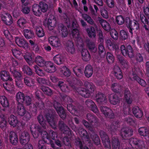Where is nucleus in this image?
I'll use <instances>...</instances> for the list:
<instances>
[{
  "mask_svg": "<svg viewBox=\"0 0 149 149\" xmlns=\"http://www.w3.org/2000/svg\"><path fill=\"white\" fill-rule=\"evenodd\" d=\"M31 133L34 138H37L38 136V132L41 133L43 140L39 141L38 148L39 149H45L44 143L47 142V140H48L50 137V135L45 131H42L40 127L35 124H32L30 127Z\"/></svg>",
  "mask_w": 149,
  "mask_h": 149,
  "instance_id": "f257e3e1",
  "label": "nucleus"
},
{
  "mask_svg": "<svg viewBox=\"0 0 149 149\" xmlns=\"http://www.w3.org/2000/svg\"><path fill=\"white\" fill-rule=\"evenodd\" d=\"M72 22V26L73 29L70 35L73 37L76 42L78 45L82 46L83 41L82 38L80 37L79 31L77 29L78 25L76 20L74 19Z\"/></svg>",
  "mask_w": 149,
  "mask_h": 149,
  "instance_id": "f03ea898",
  "label": "nucleus"
},
{
  "mask_svg": "<svg viewBox=\"0 0 149 149\" xmlns=\"http://www.w3.org/2000/svg\"><path fill=\"white\" fill-rule=\"evenodd\" d=\"M48 8V5L46 3L41 2L38 6L37 4H34L33 6V11L35 15L39 16L41 12H45Z\"/></svg>",
  "mask_w": 149,
  "mask_h": 149,
  "instance_id": "7ed1b4c3",
  "label": "nucleus"
},
{
  "mask_svg": "<svg viewBox=\"0 0 149 149\" xmlns=\"http://www.w3.org/2000/svg\"><path fill=\"white\" fill-rule=\"evenodd\" d=\"M86 88H80L78 89L77 92L82 97L86 98L89 97L91 94L93 92L94 89V86L88 83Z\"/></svg>",
  "mask_w": 149,
  "mask_h": 149,
  "instance_id": "20e7f679",
  "label": "nucleus"
},
{
  "mask_svg": "<svg viewBox=\"0 0 149 149\" xmlns=\"http://www.w3.org/2000/svg\"><path fill=\"white\" fill-rule=\"evenodd\" d=\"M48 40L50 45L55 48H59L62 47L61 40L57 36H51L49 38Z\"/></svg>",
  "mask_w": 149,
  "mask_h": 149,
  "instance_id": "39448f33",
  "label": "nucleus"
},
{
  "mask_svg": "<svg viewBox=\"0 0 149 149\" xmlns=\"http://www.w3.org/2000/svg\"><path fill=\"white\" fill-rule=\"evenodd\" d=\"M17 113L20 116L24 115V117L26 120L29 119L31 117L30 114L28 112H26L24 107L22 104H18L16 111Z\"/></svg>",
  "mask_w": 149,
  "mask_h": 149,
  "instance_id": "423d86ee",
  "label": "nucleus"
},
{
  "mask_svg": "<svg viewBox=\"0 0 149 149\" xmlns=\"http://www.w3.org/2000/svg\"><path fill=\"white\" fill-rule=\"evenodd\" d=\"M129 142L131 145L135 146L137 149H147L145 147L144 142L141 140H139L136 139L131 138Z\"/></svg>",
  "mask_w": 149,
  "mask_h": 149,
  "instance_id": "0eeeda50",
  "label": "nucleus"
},
{
  "mask_svg": "<svg viewBox=\"0 0 149 149\" xmlns=\"http://www.w3.org/2000/svg\"><path fill=\"white\" fill-rule=\"evenodd\" d=\"M140 24L139 22L135 19L131 20L130 21L129 24H127V27L129 29V32L132 35L133 34L132 30L136 32V31L139 29Z\"/></svg>",
  "mask_w": 149,
  "mask_h": 149,
  "instance_id": "6e6552de",
  "label": "nucleus"
},
{
  "mask_svg": "<svg viewBox=\"0 0 149 149\" xmlns=\"http://www.w3.org/2000/svg\"><path fill=\"white\" fill-rule=\"evenodd\" d=\"M120 50L122 54L124 56L127 54L130 58L133 56V51L131 47L128 45L126 47L124 45H122L120 47Z\"/></svg>",
  "mask_w": 149,
  "mask_h": 149,
  "instance_id": "1a4fd4ad",
  "label": "nucleus"
},
{
  "mask_svg": "<svg viewBox=\"0 0 149 149\" xmlns=\"http://www.w3.org/2000/svg\"><path fill=\"white\" fill-rule=\"evenodd\" d=\"M2 21L7 25H10L13 22V18L11 15L7 13H3L1 14Z\"/></svg>",
  "mask_w": 149,
  "mask_h": 149,
  "instance_id": "9d476101",
  "label": "nucleus"
},
{
  "mask_svg": "<svg viewBox=\"0 0 149 149\" xmlns=\"http://www.w3.org/2000/svg\"><path fill=\"white\" fill-rule=\"evenodd\" d=\"M19 137L20 143L22 145H25L27 144L30 140L29 134L26 131L21 132L19 134Z\"/></svg>",
  "mask_w": 149,
  "mask_h": 149,
  "instance_id": "9b49d317",
  "label": "nucleus"
},
{
  "mask_svg": "<svg viewBox=\"0 0 149 149\" xmlns=\"http://www.w3.org/2000/svg\"><path fill=\"white\" fill-rule=\"evenodd\" d=\"M54 106L61 118L63 119L65 118L66 115L63 107H61V104L55 101L54 102Z\"/></svg>",
  "mask_w": 149,
  "mask_h": 149,
  "instance_id": "f8f14e48",
  "label": "nucleus"
},
{
  "mask_svg": "<svg viewBox=\"0 0 149 149\" xmlns=\"http://www.w3.org/2000/svg\"><path fill=\"white\" fill-rule=\"evenodd\" d=\"M43 67L44 70L48 73H53L56 70L54 64L50 61H47Z\"/></svg>",
  "mask_w": 149,
  "mask_h": 149,
  "instance_id": "ddd939ff",
  "label": "nucleus"
},
{
  "mask_svg": "<svg viewBox=\"0 0 149 149\" xmlns=\"http://www.w3.org/2000/svg\"><path fill=\"white\" fill-rule=\"evenodd\" d=\"M100 135L105 147L107 148H110L111 144L108 136L105 133L102 132L100 133Z\"/></svg>",
  "mask_w": 149,
  "mask_h": 149,
  "instance_id": "4468645a",
  "label": "nucleus"
},
{
  "mask_svg": "<svg viewBox=\"0 0 149 149\" xmlns=\"http://www.w3.org/2000/svg\"><path fill=\"white\" fill-rule=\"evenodd\" d=\"M44 24L47 26L49 30L51 31L53 30L55 27L56 21L54 18L52 19H49L48 20H45Z\"/></svg>",
  "mask_w": 149,
  "mask_h": 149,
  "instance_id": "2eb2a0df",
  "label": "nucleus"
},
{
  "mask_svg": "<svg viewBox=\"0 0 149 149\" xmlns=\"http://www.w3.org/2000/svg\"><path fill=\"white\" fill-rule=\"evenodd\" d=\"M15 41L17 45L19 46L23 47L25 49L28 47V43L23 38L16 37Z\"/></svg>",
  "mask_w": 149,
  "mask_h": 149,
  "instance_id": "dca6fc26",
  "label": "nucleus"
},
{
  "mask_svg": "<svg viewBox=\"0 0 149 149\" xmlns=\"http://www.w3.org/2000/svg\"><path fill=\"white\" fill-rule=\"evenodd\" d=\"M65 49L70 54H74L75 53L76 49L73 42L72 41H68L67 43Z\"/></svg>",
  "mask_w": 149,
  "mask_h": 149,
  "instance_id": "f3484780",
  "label": "nucleus"
},
{
  "mask_svg": "<svg viewBox=\"0 0 149 149\" xmlns=\"http://www.w3.org/2000/svg\"><path fill=\"white\" fill-rule=\"evenodd\" d=\"M101 111L103 114L107 117L109 118H112L113 116V114L112 110L106 107L102 106L100 108Z\"/></svg>",
  "mask_w": 149,
  "mask_h": 149,
  "instance_id": "a211bd4d",
  "label": "nucleus"
},
{
  "mask_svg": "<svg viewBox=\"0 0 149 149\" xmlns=\"http://www.w3.org/2000/svg\"><path fill=\"white\" fill-rule=\"evenodd\" d=\"M132 134L133 131L131 129L126 128H123L121 130V135L124 139L131 136Z\"/></svg>",
  "mask_w": 149,
  "mask_h": 149,
  "instance_id": "6ab92c4d",
  "label": "nucleus"
},
{
  "mask_svg": "<svg viewBox=\"0 0 149 149\" xmlns=\"http://www.w3.org/2000/svg\"><path fill=\"white\" fill-rule=\"evenodd\" d=\"M10 143L14 145H16L18 142V138L17 134L15 132H11L9 135Z\"/></svg>",
  "mask_w": 149,
  "mask_h": 149,
  "instance_id": "aec40b11",
  "label": "nucleus"
},
{
  "mask_svg": "<svg viewBox=\"0 0 149 149\" xmlns=\"http://www.w3.org/2000/svg\"><path fill=\"white\" fill-rule=\"evenodd\" d=\"M0 77L1 79L4 81L8 80L11 81L13 80L9 73L5 70L1 71L0 72Z\"/></svg>",
  "mask_w": 149,
  "mask_h": 149,
  "instance_id": "412c9836",
  "label": "nucleus"
},
{
  "mask_svg": "<svg viewBox=\"0 0 149 149\" xmlns=\"http://www.w3.org/2000/svg\"><path fill=\"white\" fill-rule=\"evenodd\" d=\"M8 121L9 124L13 127L18 126L19 122L17 118L13 115H11L8 118Z\"/></svg>",
  "mask_w": 149,
  "mask_h": 149,
  "instance_id": "4be33fe9",
  "label": "nucleus"
},
{
  "mask_svg": "<svg viewBox=\"0 0 149 149\" xmlns=\"http://www.w3.org/2000/svg\"><path fill=\"white\" fill-rule=\"evenodd\" d=\"M109 99L110 103L113 105L118 104L120 101L117 96L116 94L113 93L109 95Z\"/></svg>",
  "mask_w": 149,
  "mask_h": 149,
  "instance_id": "5701e85b",
  "label": "nucleus"
},
{
  "mask_svg": "<svg viewBox=\"0 0 149 149\" xmlns=\"http://www.w3.org/2000/svg\"><path fill=\"white\" fill-rule=\"evenodd\" d=\"M53 60L55 63L60 65L64 63L65 60L62 55L59 54L56 55L54 57Z\"/></svg>",
  "mask_w": 149,
  "mask_h": 149,
  "instance_id": "b1692460",
  "label": "nucleus"
},
{
  "mask_svg": "<svg viewBox=\"0 0 149 149\" xmlns=\"http://www.w3.org/2000/svg\"><path fill=\"white\" fill-rule=\"evenodd\" d=\"M96 101L99 103L104 104L107 102V99L105 96L102 94L100 93L96 96Z\"/></svg>",
  "mask_w": 149,
  "mask_h": 149,
  "instance_id": "393cba45",
  "label": "nucleus"
},
{
  "mask_svg": "<svg viewBox=\"0 0 149 149\" xmlns=\"http://www.w3.org/2000/svg\"><path fill=\"white\" fill-rule=\"evenodd\" d=\"M132 111L135 116L138 118L142 117L143 115L141 110L138 107H135L132 109Z\"/></svg>",
  "mask_w": 149,
  "mask_h": 149,
  "instance_id": "a878e982",
  "label": "nucleus"
},
{
  "mask_svg": "<svg viewBox=\"0 0 149 149\" xmlns=\"http://www.w3.org/2000/svg\"><path fill=\"white\" fill-rule=\"evenodd\" d=\"M99 21L102 28L105 30L108 31L110 30L111 26L108 22L101 18H100Z\"/></svg>",
  "mask_w": 149,
  "mask_h": 149,
  "instance_id": "bb28decb",
  "label": "nucleus"
},
{
  "mask_svg": "<svg viewBox=\"0 0 149 149\" xmlns=\"http://www.w3.org/2000/svg\"><path fill=\"white\" fill-rule=\"evenodd\" d=\"M24 35L26 39L32 38L34 37V32L30 29H25L23 31Z\"/></svg>",
  "mask_w": 149,
  "mask_h": 149,
  "instance_id": "cd10ccee",
  "label": "nucleus"
},
{
  "mask_svg": "<svg viewBox=\"0 0 149 149\" xmlns=\"http://www.w3.org/2000/svg\"><path fill=\"white\" fill-rule=\"evenodd\" d=\"M72 129L74 130L76 132H78L79 134L81 136L84 137L86 139L88 138V135L86 131L83 129H81L79 130H78L77 128L74 126L72 127Z\"/></svg>",
  "mask_w": 149,
  "mask_h": 149,
  "instance_id": "c85d7f7f",
  "label": "nucleus"
},
{
  "mask_svg": "<svg viewBox=\"0 0 149 149\" xmlns=\"http://www.w3.org/2000/svg\"><path fill=\"white\" fill-rule=\"evenodd\" d=\"M82 59L85 61H89L91 58V56L88 51L85 49H83L81 52Z\"/></svg>",
  "mask_w": 149,
  "mask_h": 149,
  "instance_id": "c756f323",
  "label": "nucleus"
},
{
  "mask_svg": "<svg viewBox=\"0 0 149 149\" xmlns=\"http://www.w3.org/2000/svg\"><path fill=\"white\" fill-rule=\"evenodd\" d=\"M46 118L48 123L52 127L54 128H56V121L54 120L53 116L49 114L47 115L46 116Z\"/></svg>",
  "mask_w": 149,
  "mask_h": 149,
  "instance_id": "7c9ffc66",
  "label": "nucleus"
},
{
  "mask_svg": "<svg viewBox=\"0 0 149 149\" xmlns=\"http://www.w3.org/2000/svg\"><path fill=\"white\" fill-rule=\"evenodd\" d=\"M125 99L127 104H130L132 103V96L129 91H128L125 92Z\"/></svg>",
  "mask_w": 149,
  "mask_h": 149,
  "instance_id": "2f4dec72",
  "label": "nucleus"
},
{
  "mask_svg": "<svg viewBox=\"0 0 149 149\" xmlns=\"http://www.w3.org/2000/svg\"><path fill=\"white\" fill-rule=\"evenodd\" d=\"M35 61L37 64L40 67L44 66L47 62L44 60L43 58L40 56H37L36 58Z\"/></svg>",
  "mask_w": 149,
  "mask_h": 149,
  "instance_id": "473e14b6",
  "label": "nucleus"
},
{
  "mask_svg": "<svg viewBox=\"0 0 149 149\" xmlns=\"http://www.w3.org/2000/svg\"><path fill=\"white\" fill-rule=\"evenodd\" d=\"M0 103L2 106L4 107H8L9 105L8 99L3 95L0 96Z\"/></svg>",
  "mask_w": 149,
  "mask_h": 149,
  "instance_id": "72a5a7b5",
  "label": "nucleus"
},
{
  "mask_svg": "<svg viewBox=\"0 0 149 149\" xmlns=\"http://www.w3.org/2000/svg\"><path fill=\"white\" fill-rule=\"evenodd\" d=\"M113 72L114 75L118 79H120L123 78V75L121 71L118 66H116L114 68Z\"/></svg>",
  "mask_w": 149,
  "mask_h": 149,
  "instance_id": "f704fd0d",
  "label": "nucleus"
},
{
  "mask_svg": "<svg viewBox=\"0 0 149 149\" xmlns=\"http://www.w3.org/2000/svg\"><path fill=\"white\" fill-rule=\"evenodd\" d=\"M36 35L40 38L43 37L45 35V32L42 28L40 26H37L35 29Z\"/></svg>",
  "mask_w": 149,
  "mask_h": 149,
  "instance_id": "c9c22d12",
  "label": "nucleus"
},
{
  "mask_svg": "<svg viewBox=\"0 0 149 149\" xmlns=\"http://www.w3.org/2000/svg\"><path fill=\"white\" fill-rule=\"evenodd\" d=\"M93 70L91 66L87 65L85 68L84 73L85 75L87 77H91L93 74Z\"/></svg>",
  "mask_w": 149,
  "mask_h": 149,
  "instance_id": "e433bc0d",
  "label": "nucleus"
},
{
  "mask_svg": "<svg viewBox=\"0 0 149 149\" xmlns=\"http://www.w3.org/2000/svg\"><path fill=\"white\" fill-rule=\"evenodd\" d=\"M4 88L10 93H13L14 92V86L13 84H8L6 83L3 84Z\"/></svg>",
  "mask_w": 149,
  "mask_h": 149,
  "instance_id": "4c0bfd02",
  "label": "nucleus"
},
{
  "mask_svg": "<svg viewBox=\"0 0 149 149\" xmlns=\"http://www.w3.org/2000/svg\"><path fill=\"white\" fill-rule=\"evenodd\" d=\"M24 81L25 84L28 86L31 87L35 86V82L33 80L29 77H25Z\"/></svg>",
  "mask_w": 149,
  "mask_h": 149,
  "instance_id": "58836bf2",
  "label": "nucleus"
},
{
  "mask_svg": "<svg viewBox=\"0 0 149 149\" xmlns=\"http://www.w3.org/2000/svg\"><path fill=\"white\" fill-rule=\"evenodd\" d=\"M24 98V94L21 92H18L16 95V100L19 104L23 102Z\"/></svg>",
  "mask_w": 149,
  "mask_h": 149,
  "instance_id": "ea45409f",
  "label": "nucleus"
},
{
  "mask_svg": "<svg viewBox=\"0 0 149 149\" xmlns=\"http://www.w3.org/2000/svg\"><path fill=\"white\" fill-rule=\"evenodd\" d=\"M140 19L141 22L145 24L144 26L145 29L148 30L146 24H147L149 27V19L146 18L143 14H140Z\"/></svg>",
  "mask_w": 149,
  "mask_h": 149,
  "instance_id": "a19ab883",
  "label": "nucleus"
},
{
  "mask_svg": "<svg viewBox=\"0 0 149 149\" xmlns=\"http://www.w3.org/2000/svg\"><path fill=\"white\" fill-rule=\"evenodd\" d=\"M139 134L141 136H146L148 134L149 129L146 127H142L139 128L138 130Z\"/></svg>",
  "mask_w": 149,
  "mask_h": 149,
  "instance_id": "79ce46f5",
  "label": "nucleus"
},
{
  "mask_svg": "<svg viewBox=\"0 0 149 149\" xmlns=\"http://www.w3.org/2000/svg\"><path fill=\"white\" fill-rule=\"evenodd\" d=\"M132 78L134 80H135L137 81L138 83L142 86H145L146 85V82L143 79H140L136 74H134L132 75Z\"/></svg>",
  "mask_w": 149,
  "mask_h": 149,
  "instance_id": "37998d69",
  "label": "nucleus"
},
{
  "mask_svg": "<svg viewBox=\"0 0 149 149\" xmlns=\"http://www.w3.org/2000/svg\"><path fill=\"white\" fill-rule=\"evenodd\" d=\"M12 51L13 54L15 57L20 59L22 58L23 55L19 50L13 49L12 50Z\"/></svg>",
  "mask_w": 149,
  "mask_h": 149,
  "instance_id": "c03bdc74",
  "label": "nucleus"
},
{
  "mask_svg": "<svg viewBox=\"0 0 149 149\" xmlns=\"http://www.w3.org/2000/svg\"><path fill=\"white\" fill-rule=\"evenodd\" d=\"M100 43L98 46V49L99 53L101 57H104L105 55V49L102 43Z\"/></svg>",
  "mask_w": 149,
  "mask_h": 149,
  "instance_id": "a18cd8bd",
  "label": "nucleus"
},
{
  "mask_svg": "<svg viewBox=\"0 0 149 149\" xmlns=\"http://www.w3.org/2000/svg\"><path fill=\"white\" fill-rule=\"evenodd\" d=\"M27 23L26 19L23 18H21L17 21V26L22 29H23L24 27V25Z\"/></svg>",
  "mask_w": 149,
  "mask_h": 149,
  "instance_id": "49530a36",
  "label": "nucleus"
},
{
  "mask_svg": "<svg viewBox=\"0 0 149 149\" xmlns=\"http://www.w3.org/2000/svg\"><path fill=\"white\" fill-rule=\"evenodd\" d=\"M59 29L61 30L60 32L62 37L64 38L66 37L68 34V31L66 27L62 25L60 27Z\"/></svg>",
  "mask_w": 149,
  "mask_h": 149,
  "instance_id": "de8ad7c7",
  "label": "nucleus"
},
{
  "mask_svg": "<svg viewBox=\"0 0 149 149\" xmlns=\"http://www.w3.org/2000/svg\"><path fill=\"white\" fill-rule=\"evenodd\" d=\"M34 68L36 74L40 76H43L45 75V73L43 70L40 68L37 65H34Z\"/></svg>",
  "mask_w": 149,
  "mask_h": 149,
  "instance_id": "09e8293b",
  "label": "nucleus"
},
{
  "mask_svg": "<svg viewBox=\"0 0 149 149\" xmlns=\"http://www.w3.org/2000/svg\"><path fill=\"white\" fill-rule=\"evenodd\" d=\"M0 127L2 128H3L6 125V122L4 115L3 114H0Z\"/></svg>",
  "mask_w": 149,
  "mask_h": 149,
  "instance_id": "8fccbe9b",
  "label": "nucleus"
},
{
  "mask_svg": "<svg viewBox=\"0 0 149 149\" xmlns=\"http://www.w3.org/2000/svg\"><path fill=\"white\" fill-rule=\"evenodd\" d=\"M61 72L64 75L67 77L69 76L70 75V72L69 69L66 67H62Z\"/></svg>",
  "mask_w": 149,
  "mask_h": 149,
  "instance_id": "3c124183",
  "label": "nucleus"
},
{
  "mask_svg": "<svg viewBox=\"0 0 149 149\" xmlns=\"http://www.w3.org/2000/svg\"><path fill=\"white\" fill-rule=\"evenodd\" d=\"M38 120L43 128L44 129L46 127V121L42 116L41 115L39 116L38 117Z\"/></svg>",
  "mask_w": 149,
  "mask_h": 149,
  "instance_id": "603ef678",
  "label": "nucleus"
},
{
  "mask_svg": "<svg viewBox=\"0 0 149 149\" xmlns=\"http://www.w3.org/2000/svg\"><path fill=\"white\" fill-rule=\"evenodd\" d=\"M86 31L89 37H95L96 34L94 28L91 27L88 29H87Z\"/></svg>",
  "mask_w": 149,
  "mask_h": 149,
  "instance_id": "864d4df0",
  "label": "nucleus"
},
{
  "mask_svg": "<svg viewBox=\"0 0 149 149\" xmlns=\"http://www.w3.org/2000/svg\"><path fill=\"white\" fill-rule=\"evenodd\" d=\"M24 58L26 61L29 64H30L31 62L32 59V55L30 53L27 52L24 56Z\"/></svg>",
  "mask_w": 149,
  "mask_h": 149,
  "instance_id": "5fc2aeb1",
  "label": "nucleus"
},
{
  "mask_svg": "<svg viewBox=\"0 0 149 149\" xmlns=\"http://www.w3.org/2000/svg\"><path fill=\"white\" fill-rule=\"evenodd\" d=\"M58 86L60 87L61 90L63 91H67L68 90V87L62 81L59 82Z\"/></svg>",
  "mask_w": 149,
  "mask_h": 149,
  "instance_id": "6e6d98bb",
  "label": "nucleus"
},
{
  "mask_svg": "<svg viewBox=\"0 0 149 149\" xmlns=\"http://www.w3.org/2000/svg\"><path fill=\"white\" fill-rule=\"evenodd\" d=\"M88 45L91 51L94 52L96 51L97 48L94 43L90 42L88 43Z\"/></svg>",
  "mask_w": 149,
  "mask_h": 149,
  "instance_id": "4d7b16f0",
  "label": "nucleus"
},
{
  "mask_svg": "<svg viewBox=\"0 0 149 149\" xmlns=\"http://www.w3.org/2000/svg\"><path fill=\"white\" fill-rule=\"evenodd\" d=\"M106 58L108 62L109 63H112L114 61V58L113 55L110 52L107 53Z\"/></svg>",
  "mask_w": 149,
  "mask_h": 149,
  "instance_id": "13d9d810",
  "label": "nucleus"
},
{
  "mask_svg": "<svg viewBox=\"0 0 149 149\" xmlns=\"http://www.w3.org/2000/svg\"><path fill=\"white\" fill-rule=\"evenodd\" d=\"M10 71L13 74L14 76L15 77V80L18 79V78H21V76L20 73L16 70H14L13 69H12L11 68H10Z\"/></svg>",
  "mask_w": 149,
  "mask_h": 149,
  "instance_id": "bf43d9fd",
  "label": "nucleus"
},
{
  "mask_svg": "<svg viewBox=\"0 0 149 149\" xmlns=\"http://www.w3.org/2000/svg\"><path fill=\"white\" fill-rule=\"evenodd\" d=\"M116 21L119 25H122L124 22V18L121 15L117 16L116 18Z\"/></svg>",
  "mask_w": 149,
  "mask_h": 149,
  "instance_id": "052dcab7",
  "label": "nucleus"
},
{
  "mask_svg": "<svg viewBox=\"0 0 149 149\" xmlns=\"http://www.w3.org/2000/svg\"><path fill=\"white\" fill-rule=\"evenodd\" d=\"M23 71L24 73L29 75H31L32 74L31 69L27 66H24L22 68Z\"/></svg>",
  "mask_w": 149,
  "mask_h": 149,
  "instance_id": "680f3d73",
  "label": "nucleus"
},
{
  "mask_svg": "<svg viewBox=\"0 0 149 149\" xmlns=\"http://www.w3.org/2000/svg\"><path fill=\"white\" fill-rule=\"evenodd\" d=\"M29 42L30 44L31 47L33 50L35 52L38 51L39 48L38 45L36 44L34 41L31 40H30Z\"/></svg>",
  "mask_w": 149,
  "mask_h": 149,
  "instance_id": "e2e57ef3",
  "label": "nucleus"
},
{
  "mask_svg": "<svg viewBox=\"0 0 149 149\" xmlns=\"http://www.w3.org/2000/svg\"><path fill=\"white\" fill-rule=\"evenodd\" d=\"M111 37L115 40H117L118 37V34L117 31L114 29H112L110 32Z\"/></svg>",
  "mask_w": 149,
  "mask_h": 149,
  "instance_id": "0e129e2a",
  "label": "nucleus"
},
{
  "mask_svg": "<svg viewBox=\"0 0 149 149\" xmlns=\"http://www.w3.org/2000/svg\"><path fill=\"white\" fill-rule=\"evenodd\" d=\"M18 63L17 61L14 59L13 58L10 61L9 63V65L10 68L14 69L15 67L18 65Z\"/></svg>",
  "mask_w": 149,
  "mask_h": 149,
  "instance_id": "69168bd1",
  "label": "nucleus"
},
{
  "mask_svg": "<svg viewBox=\"0 0 149 149\" xmlns=\"http://www.w3.org/2000/svg\"><path fill=\"white\" fill-rule=\"evenodd\" d=\"M111 87L112 90L115 92H117L120 88V86L117 83L113 84Z\"/></svg>",
  "mask_w": 149,
  "mask_h": 149,
  "instance_id": "338daca9",
  "label": "nucleus"
},
{
  "mask_svg": "<svg viewBox=\"0 0 149 149\" xmlns=\"http://www.w3.org/2000/svg\"><path fill=\"white\" fill-rule=\"evenodd\" d=\"M82 17L88 23L91 24H93L94 23L93 20L91 19V17L88 15L86 14H83L82 15Z\"/></svg>",
  "mask_w": 149,
  "mask_h": 149,
  "instance_id": "774afa93",
  "label": "nucleus"
}]
</instances>
